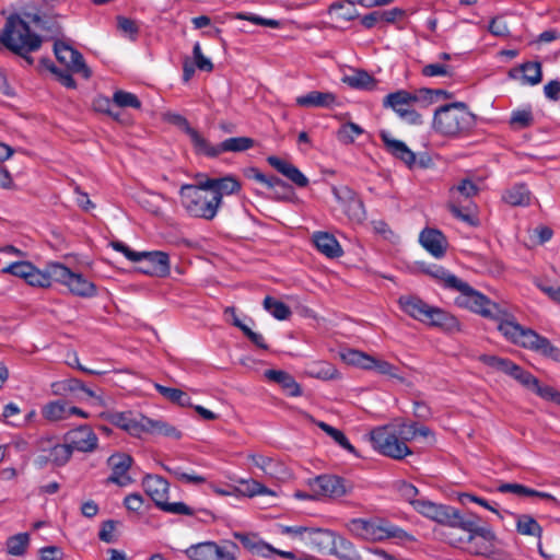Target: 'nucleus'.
<instances>
[{"label": "nucleus", "instance_id": "nucleus-1", "mask_svg": "<svg viewBox=\"0 0 560 560\" xmlns=\"http://www.w3.org/2000/svg\"><path fill=\"white\" fill-rule=\"evenodd\" d=\"M28 21L19 13L10 14L0 33V42L8 50L24 58L30 65L33 58L30 54L39 50L43 44V37L33 32L30 23H33L40 31L51 33V37L60 34V26L52 20L38 13H25Z\"/></svg>", "mask_w": 560, "mask_h": 560}, {"label": "nucleus", "instance_id": "nucleus-2", "mask_svg": "<svg viewBox=\"0 0 560 560\" xmlns=\"http://www.w3.org/2000/svg\"><path fill=\"white\" fill-rule=\"evenodd\" d=\"M499 315L490 319L497 323L498 330L510 342L539 352L540 354L560 362V350L544 336L530 328H525L515 322L512 314L499 306Z\"/></svg>", "mask_w": 560, "mask_h": 560}, {"label": "nucleus", "instance_id": "nucleus-3", "mask_svg": "<svg viewBox=\"0 0 560 560\" xmlns=\"http://www.w3.org/2000/svg\"><path fill=\"white\" fill-rule=\"evenodd\" d=\"M455 528L465 533L458 541L465 545V550L477 557L493 558L499 553L500 540L493 528L474 513L462 514Z\"/></svg>", "mask_w": 560, "mask_h": 560}, {"label": "nucleus", "instance_id": "nucleus-4", "mask_svg": "<svg viewBox=\"0 0 560 560\" xmlns=\"http://www.w3.org/2000/svg\"><path fill=\"white\" fill-rule=\"evenodd\" d=\"M100 417L131 436L140 438L143 433H151L176 440L182 438V433L175 427L143 415L136 416L132 411H103Z\"/></svg>", "mask_w": 560, "mask_h": 560}, {"label": "nucleus", "instance_id": "nucleus-5", "mask_svg": "<svg viewBox=\"0 0 560 560\" xmlns=\"http://www.w3.org/2000/svg\"><path fill=\"white\" fill-rule=\"evenodd\" d=\"M398 304L404 313L416 320L441 328L446 332L460 330V323L453 314L441 307L429 305L418 296L402 295Z\"/></svg>", "mask_w": 560, "mask_h": 560}, {"label": "nucleus", "instance_id": "nucleus-6", "mask_svg": "<svg viewBox=\"0 0 560 560\" xmlns=\"http://www.w3.org/2000/svg\"><path fill=\"white\" fill-rule=\"evenodd\" d=\"M476 124V116L464 102L445 104L435 109L433 129L446 137L467 135Z\"/></svg>", "mask_w": 560, "mask_h": 560}, {"label": "nucleus", "instance_id": "nucleus-7", "mask_svg": "<svg viewBox=\"0 0 560 560\" xmlns=\"http://www.w3.org/2000/svg\"><path fill=\"white\" fill-rule=\"evenodd\" d=\"M180 202L186 212L197 219L212 220L220 209V199L212 197L203 180L198 185L185 184L179 190Z\"/></svg>", "mask_w": 560, "mask_h": 560}, {"label": "nucleus", "instance_id": "nucleus-8", "mask_svg": "<svg viewBox=\"0 0 560 560\" xmlns=\"http://www.w3.org/2000/svg\"><path fill=\"white\" fill-rule=\"evenodd\" d=\"M401 423H388L375 427L369 433V441L377 453L394 458L402 459L411 454L407 446V440L401 438Z\"/></svg>", "mask_w": 560, "mask_h": 560}, {"label": "nucleus", "instance_id": "nucleus-9", "mask_svg": "<svg viewBox=\"0 0 560 560\" xmlns=\"http://www.w3.org/2000/svg\"><path fill=\"white\" fill-rule=\"evenodd\" d=\"M349 532L363 540L382 541L388 538L404 539L408 534L400 527L383 518H352L348 522Z\"/></svg>", "mask_w": 560, "mask_h": 560}, {"label": "nucleus", "instance_id": "nucleus-10", "mask_svg": "<svg viewBox=\"0 0 560 560\" xmlns=\"http://www.w3.org/2000/svg\"><path fill=\"white\" fill-rule=\"evenodd\" d=\"M459 294L455 298V305L460 308L468 310L485 318H491L499 315V304L492 302L488 296L474 289L469 283L462 279L452 289Z\"/></svg>", "mask_w": 560, "mask_h": 560}, {"label": "nucleus", "instance_id": "nucleus-11", "mask_svg": "<svg viewBox=\"0 0 560 560\" xmlns=\"http://www.w3.org/2000/svg\"><path fill=\"white\" fill-rule=\"evenodd\" d=\"M416 103V97L411 92L406 90H398L387 94L383 100V106L392 108L401 120L411 124H421V115L412 107Z\"/></svg>", "mask_w": 560, "mask_h": 560}, {"label": "nucleus", "instance_id": "nucleus-12", "mask_svg": "<svg viewBox=\"0 0 560 560\" xmlns=\"http://www.w3.org/2000/svg\"><path fill=\"white\" fill-rule=\"evenodd\" d=\"M413 510L429 520L453 528H455L463 514L453 506L438 504L425 499L424 497H421L420 502H416Z\"/></svg>", "mask_w": 560, "mask_h": 560}, {"label": "nucleus", "instance_id": "nucleus-13", "mask_svg": "<svg viewBox=\"0 0 560 560\" xmlns=\"http://www.w3.org/2000/svg\"><path fill=\"white\" fill-rule=\"evenodd\" d=\"M479 360L489 368L512 376L527 388L535 390L536 386L538 385L539 381L532 373L523 370L520 365L515 364L509 359L483 354L479 358Z\"/></svg>", "mask_w": 560, "mask_h": 560}, {"label": "nucleus", "instance_id": "nucleus-14", "mask_svg": "<svg viewBox=\"0 0 560 560\" xmlns=\"http://www.w3.org/2000/svg\"><path fill=\"white\" fill-rule=\"evenodd\" d=\"M54 52L57 60L65 65L68 70H71L74 73H80L84 79H89L91 77V70L86 66L82 54L69 44L60 39H56L54 43Z\"/></svg>", "mask_w": 560, "mask_h": 560}, {"label": "nucleus", "instance_id": "nucleus-15", "mask_svg": "<svg viewBox=\"0 0 560 560\" xmlns=\"http://www.w3.org/2000/svg\"><path fill=\"white\" fill-rule=\"evenodd\" d=\"M63 441L69 444L72 452L92 453L98 446V438L88 424L69 430L65 434Z\"/></svg>", "mask_w": 560, "mask_h": 560}, {"label": "nucleus", "instance_id": "nucleus-16", "mask_svg": "<svg viewBox=\"0 0 560 560\" xmlns=\"http://www.w3.org/2000/svg\"><path fill=\"white\" fill-rule=\"evenodd\" d=\"M255 144L254 139L249 137H232L223 140L217 145L211 144L205 138V144H201L198 154L211 159L218 158L223 152H244L252 149Z\"/></svg>", "mask_w": 560, "mask_h": 560}, {"label": "nucleus", "instance_id": "nucleus-17", "mask_svg": "<svg viewBox=\"0 0 560 560\" xmlns=\"http://www.w3.org/2000/svg\"><path fill=\"white\" fill-rule=\"evenodd\" d=\"M334 196L337 201L342 206L343 211L348 219L355 223H361L365 220V208L362 199L349 187L341 189L334 188Z\"/></svg>", "mask_w": 560, "mask_h": 560}, {"label": "nucleus", "instance_id": "nucleus-18", "mask_svg": "<svg viewBox=\"0 0 560 560\" xmlns=\"http://www.w3.org/2000/svg\"><path fill=\"white\" fill-rule=\"evenodd\" d=\"M311 487L316 494L331 499L341 498L349 491L346 480L336 475L317 476Z\"/></svg>", "mask_w": 560, "mask_h": 560}, {"label": "nucleus", "instance_id": "nucleus-19", "mask_svg": "<svg viewBox=\"0 0 560 560\" xmlns=\"http://www.w3.org/2000/svg\"><path fill=\"white\" fill-rule=\"evenodd\" d=\"M380 138L390 155L400 160L408 168H412L416 165V154L404 141L393 138L387 130H381Z\"/></svg>", "mask_w": 560, "mask_h": 560}, {"label": "nucleus", "instance_id": "nucleus-20", "mask_svg": "<svg viewBox=\"0 0 560 560\" xmlns=\"http://www.w3.org/2000/svg\"><path fill=\"white\" fill-rule=\"evenodd\" d=\"M112 468V474L107 479V482L125 487L131 482V478L128 476V470L132 465V457L126 453H117L109 456L107 460Z\"/></svg>", "mask_w": 560, "mask_h": 560}, {"label": "nucleus", "instance_id": "nucleus-21", "mask_svg": "<svg viewBox=\"0 0 560 560\" xmlns=\"http://www.w3.org/2000/svg\"><path fill=\"white\" fill-rule=\"evenodd\" d=\"M233 537L250 553L261 558H272L275 547L266 542L256 533L235 532Z\"/></svg>", "mask_w": 560, "mask_h": 560}, {"label": "nucleus", "instance_id": "nucleus-22", "mask_svg": "<svg viewBox=\"0 0 560 560\" xmlns=\"http://www.w3.org/2000/svg\"><path fill=\"white\" fill-rule=\"evenodd\" d=\"M266 160L272 168L283 175L299 188H304L308 185V178L291 162L277 155H269Z\"/></svg>", "mask_w": 560, "mask_h": 560}, {"label": "nucleus", "instance_id": "nucleus-23", "mask_svg": "<svg viewBox=\"0 0 560 560\" xmlns=\"http://www.w3.org/2000/svg\"><path fill=\"white\" fill-rule=\"evenodd\" d=\"M140 261L148 264V267L142 269L144 273L166 277L171 272L170 256L165 252H141Z\"/></svg>", "mask_w": 560, "mask_h": 560}, {"label": "nucleus", "instance_id": "nucleus-24", "mask_svg": "<svg viewBox=\"0 0 560 560\" xmlns=\"http://www.w3.org/2000/svg\"><path fill=\"white\" fill-rule=\"evenodd\" d=\"M203 188H208L212 197L219 196L221 206L223 196L237 194L242 186L236 177L233 175H226L220 178H206L203 180Z\"/></svg>", "mask_w": 560, "mask_h": 560}, {"label": "nucleus", "instance_id": "nucleus-25", "mask_svg": "<svg viewBox=\"0 0 560 560\" xmlns=\"http://www.w3.org/2000/svg\"><path fill=\"white\" fill-rule=\"evenodd\" d=\"M295 104L303 108H332L338 98L332 92L311 91L295 98Z\"/></svg>", "mask_w": 560, "mask_h": 560}, {"label": "nucleus", "instance_id": "nucleus-26", "mask_svg": "<svg viewBox=\"0 0 560 560\" xmlns=\"http://www.w3.org/2000/svg\"><path fill=\"white\" fill-rule=\"evenodd\" d=\"M421 245L435 258H442L447 249V240L435 229H424L419 236Z\"/></svg>", "mask_w": 560, "mask_h": 560}, {"label": "nucleus", "instance_id": "nucleus-27", "mask_svg": "<svg viewBox=\"0 0 560 560\" xmlns=\"http://www.w3.org/2000/svg\"><path fill=\"white\" fill-rule=\"evenodd\" d=\"M142 487L156 508L168 498L170 483L159 475L147 474L142 479Z\"/></svg>", "mask_w": 560, "mask_h": 560}, {"label": "nucleus", "instance_id": "nucleus-28", "mask_svg": "<svg viewBox=\"0 0 560 560\" xmlns=\"http://www.w3.org/2000/svg\"><path fill=\"white\" fill-rule=\"evenodd\" d=\"M247 458L270 478L282 479L287 475L284 464L277 458L264 454H249Z\"/></svg>", "mask_w": 560, "mask_h": 560}, {"label": "nucleus", "instance_id": "nucleus-29", "mask_svg": "<svg viewBox=\"0 0 560 560\" xmlns=\"http://www.w3.org/2000/svg\"><path fill=\"white\" fill-rule=\"evenodd\" d=\"M336 535L335 532L329 529L308 527L304 544L318 551L328 550L330 552Z\"/></svg>", "mask_w": 560, "mask_h": 560}, {"label": "nucleus", "instance_id": "nucleus-30", "mask_svg": "<svg viewBox=\"0 0 560 560\" xmlns=\"http://www.w3.org/2000/svg\"><path fill=\"white\" fill-rule=\"evenodd\" d=\"M313 242L317 250L328 258H338L343 253L337 238L328 232H315Z\"/></svg>", "mask_w": 560, "mask_h": 560}, {"label": "nucleus", "instance_id": "nucleus-31", "mask_svg": "<svg viewBox=\"0 0 560 560\" xmlns=\"http://www.w3.org/2000/svg\"><path fill=\"white\" fill-rule=\"evenodd\" d=\"M265 376L281 386L284 393L290 397H299L302 395V389L294 377L282 370H267Z\"/></svg>", "mask_w": 560, "mask_h": 560}, {"label": "nucleus", "instance_id": "nucleus-32", "mask_svg": "<svg viewBox=\"0 0 560 560\" xmlns=\"http://www.w3.org/2000/svg\"><path fill=\"white\" fill-rule=\"evenodd\" d=\"M502 200L513 207L530 205L532 192L525 184H514L502 194Z\"/></svg>", "mask_w": 560, "mask_h": 560}, {"label": "nucleus", "instance_id": "nucleus-33", "mask_svg": "<svg viewBox=\"0 0 560 560\" xmlns=\"http://www.w3.org/2000/svg\"><path fill=\"white\" fill-rule=\"evenodd\" d=\"M339 560H364L354 544L341 535H336L330 552Z\"/></svg>", "mask_w": 560, "mask_h": 560}, {"label": "nucleus", "instance_id": "nucleus-34", "mask_svg": "<svg viewBox=\"0 0 560 560\" xmlns=\"http://www.w3.org/2000/svg\"><path fill=\"white\" fill-rule=\"evenodd\" d=\"M247 176L254 178L258 183L264 184L268 188L281 189L283 194L280 198L283 200H288L292 194L291 187L284 180L273 175L267 176L256 167L248 168Z\"/></svg>", "mask_w": 560, "mask_h": 560}, {"label": "nucleus", "instance_id": "nucleus-35", "mask_svg": "<svg viewBox=\"0 0 560 560\" xmlns=\"http://www.w3.org/2000/svg\"><path fill=\"white\" fill-rule=\"evenodd\" d=\"M479 187L469 178L462 179L456 186L450 189L448 202H466L472 201L471 198L478 195Z\"/></svg>", "mask_w": 560, "mask_h": 560}, {"label": "nucleus", "instance_id": "nucleus-36", "mask_svg": "<svg viewBox=\"0 0 560 560\" xmlns=\"http://www.w3.org/2000/svg\"><path fill=\"white\" fill-rule=\"evenodd\" d=\"M66 287L72 294L78 296L92 298L96 294V285L88 280L82 273L72 271Z\"/></svg>", "mask_w": 560, "mask_h": 560}, {"label": "nucleus", "instance_id": "nucleus-37", "mask_svg": "<svg viewBox=\"0 0 560 560\" xmlns=\"http://www.w3.org/2000/svg\"><path fill=\"white\" fill-rule=\"evenodd\" d=\"M447 208L451 213L458 220L467 223L470 226H477L479 224V220L476 215V207L472 201L468 203L462 202H448Z\"/></svg>", "mask_w": 560, "mask_h": 560}, {"label": "nucleus", "instance_id": "nucleus-38", "mask_svg": "<svg viewBox=\"0 0 560 560\" xmlns=\"http://www.w3.org/2000/svg\"><path fill=\"white\" fill-rule=\"evenodd\" d=\"M190 560H218L219 546L213 541L200 542L186 549Z\"/></svg>", "mask_w": 560, "mask_h": 560}, {"label": "nucleus", "instance_id": "nucleus-39", "mask_svg": "<svg viewBox=\"0 0 560 560\" xmlns=\"http://www.w3.org/2000/svg\"><path fill=\"white\" fill-rule=\"evenodd\" d=\"M327 13L336 22H349L359 15L355 7L345 0L330 4Z\"/></svg>", "mask_w": 560, "mask_h": 560}, {"label": "nucleus", "instance_id": "nucleus-40", "mask_svg": "<svg viewBox=\"0 0 560 560\" xmlns=\"http://www.w3.org/2000/svg\"><path fill=\"white\" fill-rule=\"evenodd\" d=\"M347 85L357 90H374L376 80L365 70H354L352 74L346 75L342 80Z\"/></svg>", "mask_w": 560, "mask_h": 560}, {"label": "nucleus", "instance_id": "nucleus-41", "mask_svg": "<svg viewBox=\"0 0 560 560\" xmlns=\"http://www.w3.org/2000/svg\"><path fill=\"white\" fill-rule=\"evenodd\" d=\"M170 121L185 131L190 138L196 154H198L201 144H205V137L197 129L192 128L183 115L172 114L170 115Z\"/></svg>", "mask_w": 560, "mask_h": 560}, {"label": "nucleus", "instance_id": "nucleus-42", "mask_svg": "<svg viewBox=\"0 0 560 560\" xmlns=\"http://www.w3.org/2000/svg\"><path fill=\"white\" fill-rule=\"evenodd\" d=\"M427 275L435 279L445 289H453L457 282L460 280L458 277L450 272L442 266L439 265H430L425 269H423Z\"/></svg>", "mask_w": 560, "mask_h": 560}, {"label": "nucleus", "instance_id": "nucleus-43", "mask_svg": "<svg viewBox=\"0 0 560 560\" xmlns=\"http://www.w3.org/2000/svg\"><path fill=\"white\" fill-rule=\"evenodd\" d=\"M516 518V530L521 535L534 536L540 539L542 527L539 523L528 514H513Z\"/></svg>", "mask_w": 560, "mask_h": 560}, {"label": "nucleus", "instance_id": "nucleus-44", "mask_svg": "<svg viewBox=\"0 0 560 560\" xmlns=\"http://www.w3.org/2000/svg\"><path fill=\"white\" fill-rule=\"evenodd\" d=\"M42 416L49 422L68 419V405L63 400L49 401L42 408Z\"/></svg>", "mask_w": 560, "mask_h": 560}, {"label": "nucleus", "instance_id": "nucleus-45", "mask_svg": "<svg viewBox=\"0 0 560 560\" xmlns=\"http://www.w3.org/2000/svg\"><path fill=\"white\" fill-rule=\"evenodd\" d=\"M534 114L528 105L523 108L512 110L509 124L512 129L521 130L530 127L534 124Z\"/></svg>", "mask_w": 560, "mask_h": 560}, {"label": "nucleus", "instance_id": "nucleus-46", "mask_svg": "<svg viewBox=\"0 0 560 560\" xmlns=\"http://www.w3.org/2000/svg\"><path fill=\"white\" fill-rule=\"evenodd\" d=\"M155 389L167 400L180 407L191 406V398L182 389L154 384Z\"/></svg>", "mask_w": 560, "mask_h": 560}, {"label": "nucleus", "instance_id": "nucleus-47", "mask_svg": "<svg viewBox=\"0 0 560 560\" xmlns=\"http://www.w3.org/2000/svg\"><path fill=\"white\" fill-rule=\"evenodd\" d=\"M66 388L68 393H83L88 398H91L94 406H105V401L101 395H97L94 390L86 387L82 381L78 378H67Z\"/></svg>", "mask_w": 560, "mask_h": 560}, {"label": "nucleus", "instance_id": "nucleus-48", "mask_svg": "<svg viewBox=\"0 0 560 560\" xmlns=\"http://www.w3.org/2000/svg\"><path fill=\"white\" fill-rule=\"evenodd\" d=\"M72 271L60 262H49L46 266V277L48 278L49 287L51 282H58L67 285Z\"/></svg>", "mask_w": 560, "mask_h": 560}, {"label": "nucleus", "instance_id": "nucleus-49", "mask_svg": "<svg viewBox=\"0 0 560 560\" xmlns=\"http://www.w3.org/2000/svg\"><path fill=\"white\" fill-rule=\"evenodd\" d=\"M262 305L264 308L278 320H285L292 314L290 307L285 303L269 295L264 299Z\"/></svg>", "mask_w": 560, "mask_h": 560}, {"label": "nucleus", "instance_id": "nucleus-50", "mask_svg": "<svg viewBox=\"0 0 560 560\" xmlns=\"http://www.w3.org/2000/svg\"><path fill=\"white\" fill-rule=\"evenodd\" d=\"M237 491L243 495H247L249 498L256 495H275V492L262 483L254 480V479H242L240 480V488Z\"/></svg>", "mask_w": 560, "mask_h": 560}, {"label": "nucleus", "instance_id": "nucleus-51", "mask_svg": "<svg viewBox=\"0 0 560 560\" xmlns=\"http://www.w3.org/2000/svg\"><path fill=\"white\" fill-rule=\"evenodd\" d=\"M523 84L537 85L541 82V63L538 61L525 62L521 66Z\"/></svg>", "mask_w": 560, "mask_h": 560}, {"label": "nucleus", "instance_id": "nucleus-52", "mask_svg": "<svg viewBox=\"0 0 560 560\" xmlns=\"http://www.w3.org/2000/svg\"><path fill=\"white\" fill-rule=\"evenodd\" d=\"M318 428L322 429L327 435H329L340 447L348 451L351 454H355L354 446L349 442L348 438L345 433L330 424L319 421L317 423Z\"/></svg>", "mask_w": 560, "mask_h": 560}, {"label": "nucleus", "instance_id": "nucleus-53", "mask_svg": "<svg viewBox=\"0 0 560 560\" xmlns=\"http://www.w3.org/2000/svg\"><path fill=\"white\" fill-rule=\"evenodd\" d=\"M364 133V129L355 122L348 121L337 131V139L343 144H351L354 140Z\"/></svg>", "mask_w": 560, "mask_h": 560}, {"label": "nucleus", "instance_id": "nucleus-54", "mask_svg": "<svg viewBox=\"0 0 560 560\" xmlns=\"http://www.w3.org/2000/svg\"><path fill=\"white\" fill-rule=\"evenodd\" d=\"M30 545V535L20 533L13 535L7 540V551L11 556H23Z\"/></svg>", "mask_w": 560, "mask_h": 560}, {"label": "nucleus", "instance_id": "nucleus-55", "mask_svg": "<svg viewBox=\"0 0 560 560\" xmlns=\"http://www.w3.org/2000/svg\"><path fill=\"white\" fill-rule=\"evenodd\" d=\"M72 453L73 452L67 442L63 444H56L50 448V462L58 467L65 466L70 460Z\"/></svg>", "mask_w": 560, "mask_h": 560}, {"label": "nucleus", "instance_id": "nucleus-56", "mask_svg": "<svg viewBox=\"0 0 560 560\" xmlns=\"http://www.w3.org/2000/svg\"><path fill=\"white\" fill-rule=\"evenodd\" d=\"M310 374L313 377L325 381L338 377L337 369L332 364L325 361L314 363L311 368Z\"/></svg>", "mask_w": 560, "mask_h": 560}, {"label": "nucleus", "instance_id": "nucleus-57", "mask_svg": "<svg viewBox=\"0 0 560 560\" xmlns=\"http://www.w3.org/2000/svg\"><path fill=\"white\" fill-rule=\"evenodd\" d=\"M113 103L120 108L131 107L139 109L141 107V102L136 94L121 90L114 93Z\"/></svg>", "mask_w": 560, "mask_h": 560}, {"label": "nucleus", "instance_id": "nucleus-58", "mask_svg": "<svg viewBox=\"0 0 560 560\" xmlns=\"http://www.w3.org/2000/svg\"><path fill=\"white\" fill-rule=\"evenodd\" d=\"M402 432L401 438L408 441L415 440L417 436L424 439L432 436L431 430L425 425H418L416 422L411 424L401 423Z\"/></svg>", "mask_w": 560, "mask_h": 560}, {"label": "nucleus", "instance_id": "nucleus-59", "mask_svg": "<svg viewBox=\"0 0 560 560\" xmlns=\"http://www.w3.org/2000/svg\"><path fill=\"white\" fill-rule=\"evenodd\" d=\"M24 280L31 287L49 288L48 278L46 277V268L40 270L33 265Z\"/></svg>", "mask_w": 560, "mask_h": 560}, {"label": "nucleus", "instance_id": "nucleus-60", "mask_svg": "<svg viewBox=\"0 0 560 560\" xmlns=\"http://www.w3.org/2000/svg\"><path fill=\"white\" fill-rule=\"evenodd\" d=\"M161 511L170 514H176V515H188L192 516L195 515V511L188 506L184 502H174L170 503L167 502V499L163 500V502H160V505L158 506Z\"/></svg>", "mask_w": 560, "mask_h": 560}, {"label": "nucleus", "instance_id": "nucleus-61", "mask_svg": "<svg viewBox=\"0 0 560 560\" xmlns=\"http://www.w3.org/2000/svg\"><path fill=\"white\" fill-rule=\"evenodd\" d=\"M453 72V67L445 63H429L421 69V74L427 78L452 77Z\"/></svg>", "mask_w": 560, "mask_h": 560}, {"label": "nucleus", "instance_id": "nucleus-62", "mask_svg": "<svg viewBox=\"0 0 560 560\" xmlns=\"http://www.w3.org/2000/svg\"><path fill=\"white\" fill-rule=\"evenodd\" d=\"M343 359L357 366H360L364 370L371 368V363H373V357L368 355L359 350H349L346 354H343Z\"/></svg>", "mask_w": 560, "mask_h": 560}, {"label": "nucleus", "instance_id": "nucleus-63", "mask_svg": "<svg viewBox=\"0 0 560 560\" xmlns=\"http://www.w3.org/2000/svg\"><path fill=\"white\" fill-rule=\"evenodd\" d=\"M32 266L33 264L27 260L14 261L4 267L1 272L9 273L24 280Z\"/></svg>", "mask_w": 560, "mask_h": 560}, {"label": "nucleus", "instance_id": "nucleus-64", "mask_svg": "<svg viewBox=\"0 0 560 560\" xmlns=\"http://www.w3.org/2000/svg\"><path fill=\"white\" fill-rule=\"evenodd\" d=\"M398 492L402 499H405L413 509L416 502L421 501V497L419 498L418 489L406 481H402L398 485Z\"/></svg>", "mask_w": 560, "mask_h": 560}]
</instances>
